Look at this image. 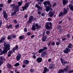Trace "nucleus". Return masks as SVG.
<instances>
[{"label":"nucleus","mask_w":73,"mask_h":73,"mask_svg":"<svg viewBox=\"0 0 73 73\" xmlns=\"http://www.w3.org/2000/svg\"><path fill=\"white\" fill-rule=\"evenodd\" d=\"M7 39L8 40H10L11 39V37L9 36H8L7 37Z\"/></svg>","instance_id":"774afa93"},{"label":"nucleus","mask_w":73,"mask_h":73,"mask_svg":"<svg viewBox=\"0 0 73 73\" xmlns=\"http://www.w3.org/2000/svg\"><path fill=\"white\" fill-rule=\"evenodd\" d=\"M35 27H36V29H40V28H41V25H39L38 24V23H36L35 24Z\"/></svg>","instance_id":"a211bd4d"},{"label":"nucleus","mask_w":73,"mask_h":73,"mask_svg":"<svg viewBox=\"0 0 73 73\" xmlns=\"http://www.w3.org/2000/svg\"><path fill=\"white\" fill-rule=\"evenodd\" d=\"M51 44L52 46H54V45H55V42H52Z\"/></svg>","instance_id":"5fc2aeb1"},{"label":"nucleus","mask_w":73,"mask_h":73,"mask_svg":"<svg viewBox=\"0 0 73 73\" xmlns=\"http://www.w3.org/2000/svg\"><path fill=\"white\" fill-rule=\"evenodd\" d=\"M44 52V50H43V49L41 48L38 51V52L39 53H42V52Z\"/></svg>","instance_id":"72a5a7b5"},{"label":"nucleus","mask_w":73,"mask_h":73,"mask_svg":"<svg viewBox=\"0 0 73 73\" xmlns=\"http://www.w3.org/2000/svg\"><path fill=\"white\" fill-rule=\"evenodd\" d=\"M70 49L69 48L67 47L66 48V49L63 51V52L66 54H68L69 52H70Z\"/></svg>","instance_id":"9d476101"},{"label":"nucleus","mask_w":73,"mask_h":73,"mask_svg":"<svg viewBox=\"0 0 73 73\" xmlns=\"http://www.w3.org/2000/svg\"><path fill=\"white\" fill-rule=\"evenodd\" d=\"M4 7L3 4V3H1L0 4V8H2Z\"/></svg>","instance_id":"a18cd8bd"},{"label":"nucleus","mask_w":73,"mask_h":73,"mask_svg":"<svg viewBox=\"0 0 73 73\" xmlns=\"http://www.w3.org/2000/svg\"><path fill=\"white\" fill-rule=\"evenodd\" d=\"M8 17V15H7V16H5V17H4V19H6V20H8V19L7 18V17Z\"/></svg>","instance_id":"c03bdc74"},{"label":"nucleus","mask_w":73,"mask_h":73,"mask_svg":"<svg viewBox=\"0 0 73 73\" xmlns=\"http://www.w3.org/2000/svg\"><path fill=\"white\" fill-rule=\"evenodd\" d=\"M10 6L12 8H13V9H15L16 7V6H19L17 5L15 6V5L14 3H13V4H11L10 5Z\"/></svg>","instance_id":"5701e85b"},{"label":"nucleus","mask_w":73,"mask_h":73,"mask_svg":"<svg viewBox=\"0 0 73 73\" xmlns=\"http://www.w3.org/2000/svg\"><path fill=\"white\" fill-rule=\"evenodd\" d=\"M54 13L52 11H50L48 13V15L50 17H52L53 16H54Z\"/></svg>","instance_id":"ddd939ff"},{"label":"nucleus","mask_w":73,"mask_h":73,"mask_svg":"<svg viewBox=\"0 0 73 73\" xmlns=\"http://www.w3.org/2000/svg\"><path fill=\"white\" fill-rule=\"evenodd\" d=\"M43 48L42 49L43 50V51H44V50H46L48 49V47L46 46H44L43 47Z\"/></svg>","instance_id":"4c0bfd02"},{"label":"nucleus","mask_w":73,"mask_h":73,"mask_svg":"<svg viewBox=\"0 0 73 73\" xmlns=\"http://www.w3.org/2000/svg\"><path fill=\"white\" fill-rule=\"evenodd\" d=\"M27 36H30L31 35V33L28 32L27 34Z\"/></svg>","instance_id":"13d9d810"},{"label":"nucleus","mask_w":73,"mask_h":73,"mask_svg":"<svg viewBox=\"0 0 73 73\" xmlns=\"http://www.w3.org/2000/svg\"><path fill=\"white\" fill-rule=\"evenodd\" d=\"M6 37L5 36H3L2 38L0 40V43L1 44V43H3L4 42V41L5 40V38Z\"/></svg>","instance_id":"f8f14e48"},{"label":"nucleus","mask_w":73,"mask_h":73,"mask_svg":"<svg viewBox=\"0 0 73 73\" xmlns=\"http://www.w3.org/2000/svg\"><path fill=\"white\" fill-rule=\"evenodd\" d=\"M2 15H3L4 17L5 16H8V14L7 13V12L5 10H4L2 12Z\"/></svg>","instance_id":"4be33fe9"},{"label":"nucleus","mask_w":73,"mask_h":73,"mask_svg":"<svg viewBox=\"0 0 73 73\" xmlns=\"http://www.w3.org/2000/svg\"><path fill=\"white\" fill-rule=\"evenodd\" d=\"M12 25H10L9 26L7 25L6 26V28H8V29H9V28H12Z\"/></svg>","instance_id":"c9c22d12"},{"label":"nucleus","mask_w":73,"mask_h":73,"mask_svg":"<svg viewBox=\"0 0 73 73\" xmlns=\"http://www.w3.org/2000/svg\"><path fill=\"white\" fill-rule=\"evenodd\" d=\"M13 22L15 24H17V21L16 20H14Z\"/></svg>","instance_id":"de8ad7c7"},{"label":"nucleus","mask_w":73,"mask_h":73,"mask_svg":"<svg viewBox=\"0 0 73 73\" xmlns=\"http://www.w3.org/2000/svg\"><path fill=\"white\" fill-rule=\"evenodd\" d=\"M45 28L46 29L50 30L52 28V23L51 22H47L45 24Z\"/></svg>","instance_id":"f03ea898"},{"label":"nucleus","mask_w":73,"mask_h":73,"mask_svg":"<svg viewBox=\"0 0 73 73\" xmlns=\"http://www.w3.org/2000/svg\"><path fill=\"white\" fill-rule=\"evenodd\" d=\"M12 67V66L9 63H8L7 64V68L9 69H11Z\"/></svg>","instance_id":"c756f323"},{"label":"nucleus","mask_w":73,"mask_h":73,"mask_svg":"<svg viewBox=\"0 0 73 73\" xmlns=\"http://www.w3.org/2000/svg\"><path fill=\"white\" fill-rule=\"evenodd\" d=\"M21 54H18L16 58L17 61H19L20 60Z\"/></svg>","instance_id":"2eb2a0df"},{"label":"nucleus","mask_w":73,"mask_h":73,"mask_svg":"<svg viewBox=\"0 0 73 73\" xmlns=\"http://www.w3.org/2000/svg\"><path fill=\"white\" fill-rule=\"evenodd\" d=\"M3 45L4 47H3V50L2 51V49L0 48V55H3V54L7 53L8 52V50H10V45L9 44H7L6 42L4 43Z\"/></svg>","instance_id":"f257e3e1"},{"label":"nucleus","mask_w":73,"mask_h":73,"mask_svg":"<svg viewBox=\"0 0 73 73\" xmlns=\"http://www.w3.org/2000/svg\"><path fill=\"white\" fill-rule=\"evenodd\" d=\"M46 52H44L41 54V56L42 57H44L46 54Z\"/></svg>","instance_id":"393cba45"},{"label":"nucleus","mask_w":73,"mask_h":73,"mask_svg":"<svg viewBox=\"0 0 73 73\" xmlns=\"http://www.w3.org/2000/svg\"><path fill=\"white\" fill-rule=\"evenodd\" d=\"M23 1H21L20 2H18V4L19 6H21L22 4H23Z\"/></svg>","instance_id":"7c9ffc66"},{"label":"nucleus","mask_w":73,"mask_h":73,"mask_svg":"<svg viewBox=\"0 0 73 73\" xmlns=\"http://www.w3.org/2000/svg\"><path fill=\"white\" fill-rule=\"evenodd\" d=\"M12 53H13V52L12 51V50H10L8 52V54H12Z\"/></svg>","instance_id":"58836bf2"},{"label":"nucleus","mask_w":73,"mask_h":73,"mask_svg":"<svg viewBox=\"0 0 73 73\" xmlns=\"http://www.w3.org/2000/svg\"><path fill=\"white\" fill-rule=\"evenodd\" d=\"M29 3H25V6H23L22 7V8L23 9V11H25V10H27V8H28L29 5Z\"/></svg>","instance_id":"423d86ee"},{"label":"nucleus","mask_w":73,"mask_h":73,"mask_svg":"<svg viewBox=\"0 0 73 73\" xmlns=\"http://www.w3.org/2000/svg\"><path fill=\"white\" fill-rule=\"evenodd\" d=\"M24 36H20L19 37V38L20 39V40H23V39H24Z\"/></svg>","instance_id":"f704fd0d"},{"label":"nucleus","mask_w":73,"mask_h":73,"mask_svg":"<svg viewBox=\"0 0 73 73\" xmlns=\"http://www.w3.org/2000/svg\"><path fill=\"white\" fill-rule=\"evenodd\" d=\"M68 19L69 21H70L72 20V18L69 17H68Z\"/></svg>","instance_id":"bf43d9fd"},{"label":"nucleus","mask_w":73,"mask_h":73,"mask_svg":"<svg viewBox=\"0 0 73 73\" xmlns=\"http://www.w3.org/2000/svg\"><path fill=\"white\" fill-rule=\"evenodd\" d=\"M12 2V0H8L7 1V3L8 4H10Z\"/></svg>","instance_id":"49530a36"},{"label":"nucleus","mask_w":73,"mask_h":73,"mask_svg":"<svg viewBox=\"0 0 73 73\" xmlns=\"http://www.w3.org/2000/svg\"><path fill=\"white\" fill-rule=\"evenodd\" d=\"M30 71L31 73H34V72H35V69L33 68H31L30 70Z\"/></svg>","instance_id":"473e14b6"},{"label":"nucleus","mask_w":73,"mask_h":73,"mask_svg":"<svg viewBox=\"0 0 73 73\" xmlns=\"http://www.w3.org/2000/svg\"><path fill=\"white\" fill-rule=\"evenodd\" d=\"M24 32H27V29L26 28H25L24 29Z\"/></svg>","instance_id":"8fccbe9b"},{"label":"nucleus","mask_w":73,"mask_h":73,"mask_svg":"<svg viewBox=\"0 0 73 73\" xmlns=\"http://www.w3.org/2000/svg\"><path fill=\"white\" fill-rule=\"evenodd\" d=\"M61 28V25H60L58 27L57 29H60Z\"/></svg>","instance_id":"09e8293b"},{"label":"nucleus","mask_w":73,"mask_h":73,"mask_svg":"<svg viewBox=\"0 0 73 73\" xmlns=\"http://www.w3.org/2000/svg\"><path fill=\"white\" fill-rule=\"evenodd\" d=\"M66 40V38H64L62 39V41H65V40Z\"/></svg>","instance_id":"4d7b16f0"},{"label":"nucleus","mask_w":73,"mask_h":73,"mask_svg":"<svg viewBox=\"0 0 73 73\" xmlns=\"http://www.w3.org/2000/svg\"><path fill=\"white\" fill-rule=\"evenodd\" d=\"M49 69H54L55 67V65L53 64H50L49 66Z\"/></svg>","instance_id":"dca6fc26"},{"label":"nucleus","mask_w":73,"mask_h":73,"mask_svg":"<svg viewBox=\"0 0 73 73\" xmlns=\"http://www.w3.org/2000/svg\"><path fill=\"white\" fill-rule=\"evenodd\" d=\"M51 44V41H50V42H49L48 44V46H49L50 45V44Z\"/></svg>","instance_id":"6e6d98bb"},{"label":"nucleus","mask_w":73,"mask_h":73,"mask_svg":"<svg viewBox=\"0 0 73 73\" xmlns=\"http://www.w3.org/2000/svg\"><path fill=\"white\" fill-rule=\"evenodd\" d=\"M13 38H16V35L14 34L13 35Z\"/></svg>","instance_id":"3c124183"},{"label":"nucleus","mask_w":73,"mask_h":73,"mask_svg":"<svg viewBox=\"0 0 73 73\" xmlns=\"http://www.w3.org/2000/svg\"><path fill=\"white\" fill-rule=\"evenodd\" d=\"M19 27V24L16 25L15 26V28L16 29L18 28Z\"/></svg>","instance_id":"ea45409f"},{"label":"nucleus","mask_w":73,"mask_h":73,"mask_svg":"<svg viewBox=\"0 0 73 73\" xmlns=\"http://www.w3.org/2000/svg\"><path fill=\"white\" fill-rule=\"evenodd\" d=\"M38 15H41V13L40 11H38Z\"/></svg>","instance_id":"e2e57ef3"},{"label":"nucleus","mask_w":73,"mask_h":73,"mask_svg":"<svg viewBox=\"0 0 73 73\" xmlns=\"http://www.w3.org/2000/svg\"><path fill=\"white\" fill-rule=\"evenodd\" d=\"M5 61V57L3 56H0V66L2 64H4V61Z\"/></svg>","instance_id":"0eeeda50"},{"label":"nucleus","mask_w":73,"mask_h":73,"mask_svg":"<svg viewBox=\"0 0 73 73\" xmlns=\"http://www.w3.org/2000/svg\"><path fill=\"white\" fill-rule=\"evenodd\" d=\"M56 5H57V3H56V2H55L53 5L52 7L54 8L55 6H56Z\"/></svg>","instance_id":"a19ab883"},{"label":"nucleus","mask_w":73,"mask_h":73,"mask_svg":"<svg viewBox=\"0 0 73 73\" xmlns=\"http://www.w3.org/2000/svg\"><path fill=\"white\" fill-rule=\"evenodd\" d=\"M46 33L47 35H49L50 34V32L49 31H46Z\"/></svg>","instance_id":"37998d69"},{"label":"nucleus","mask_w":73,"mask_h":73,"mask_svg":"<svg viewBox=\"0 0 73 73\" xmlns=\"http://www.w3.org/2000/svg\"><path fill=\"white\" fill-rule=\"evenodd\" d=\"M60 44V43H59L58 42H56V45H59V44Z\"/></svg>","instance_id":"69168bd1"},{"label":"nucleus","mask_w":73,"mask_h":73,"mask_svg":"<svg viewBox=\"0 0 73 73\" xmlns=\"http://www.w3.org/2000/svg\"><path fill=\"white\" fill-rule=\"evenodd\" d=\"M46 38H47V36H46V35L44 36L42 39V42H45L46 40Z\"/></svg>","instance_id":"a878e982"},{"label":"nucleus","mask_w":73,"mask_h":73,"mask_svg":"<svg viewBox=\"0 0 73 73\" xmlns=\"http://www.w3.org/2000/svg\"><path fill=\"white\" fill-rule=\"evenodd\" d=\"M68 7H69L70 11L73 12V6L71 3L68 5Z\"/></svg>","instance_id":"aec40b11"},{"label":"nucleus","mask_w":73,"mask_h":73,"mask_svg":"<svg viewBox=\"0 0 73 73\" xmlns=\"http://www.w3.org/2000/svg\"><path fill=\"white\" fill-rule=\"evenodd\" d=\"M19 11V6H17L16 7L15 9L14 12L11 13V15L12 16H15L16 15V13L17 12Z\"/></svg>","instance_id":"20e7f679"},{"label":"nucleus","mask_w":73,"mask_h":73,"mask_svg":"<svg viewBox=\"0 0 73 73\" xmlns=\"http://www.w3.org/2000/svg\"><path fill=\"white\" fill-rule=\"evenodd\" d=\"M3 23V21H2V20H1L0 21V25H2V24Z\"/></svg>","instance_id":"864d4df0"},{"label":"nucleus","mask_w":73,"mask_h":73,"mask_svg":"<svg viewBox=\"0 0 73 73\" xmlns=\"http://www.w3.org/2000/svg\"><path fill=\"white\" fill-rule=\"evenodd\" d=\"M31 29L32 31H35L36 29V25H33L32 27L31 28Z\"/></svg>","instance_id":"cd10ccee"},{"label":"nucleus","mask_w":73,"mask_h":73,"mask_svg":"<svg viewBox=\"0 0 73 73\" xmlns=\"http://www.w3.org/2000/svg\"><path fill=\"white\" fill-rule=\"evenodd\" d=\"M60 60L63 66H64L65 64H69V61L67 62L66 60L65 61L63 58H60Z\"/></svg>","instance_id":"39448f33"},{"label":"nucleus","mask_w":73,"mask_h":73,"mask_svg":"<svg viewBox=\"0 0 73 73\" xmlns=\"http://www.w3.org/2000/svg\"><path fill=\"white\" fill-rule=\"evenodd\" d=\"M43 3L44 5V7H45L46 8V12H48L50 11V6H48L47 5H45V3L43 2Z\"/></svg>","instance_id":"1a4fd4ad"},{"label":"nucleus","mask_w":73,"mask_h":73,"mask_svg":"<svg viewBox=\"0 0 73 73\" xmlns=\"http://www.w3.org/2000/svg\"><path fill=\"white\" fill-rule=\"evenodd\" d=\"M20 65V64L19 63H16L15 65L14 66L15 67H16L17 66H19Z\"/></svg>","instance_id":"e433bc0d"},{"label":"nucleus","mask_w":73,"mask_h":73,"mask_svg":"<svg viewBox=\"0 0 73 73\" xmlns=\"http://www.w3.org/2000/svg\"><path fill=\"white\" fill-rule=\"evenodd\" d=\"M66 68H65L64 69H60L58 71V73H64V72H65L66 73H67V71H68L69 66H66Z\"/></svg>","instance_id":"7ed1b4c3"},{"label":"nucleus","mask_w":73,"mask_h":73,"mask_svg":"<svg viewBox=\"0 0 73 73\" xmlns=\"http://www.w3.org/2000/svg\"><path fill=\"white\" fill-rule=\"evenodd\" d=\"M65 15L62 12H61L59 13V14L58 15V17H61L62 16H64V15Z\"/></svg>","instance_id":"bb28decb"},{"label":"nucleus","mask_w":73,"mask_h":73,"mask_svg":"<svg viewBox=\"0 0 73 73\" xmlns=\"http://www.w3.org/2000/svg\"><path fill=\"white\" fill-rule=\"evenodd\" d=\"M35 7H36L38 9L37 11H41L42 9V7H40L37 4L35 5Z\"/></svg>","instance_id":"9b49d317"},{"label":"nucleus","mask_w":73,"mask_h":73,"mask_svg":"<svg viewBox=\"0 0 73 73\" xmlns=\"http://www.w3.org/2000/svg\"><path fill=\"white\" fill-rule=\"evenodd\" d=\"M68 10L66 9L65 8H64L63 13H64V15H66V14L68 13Z\"/></svg>","instance_id":"b1692460"},{"label":"nucleus","mask_w":73,"mask_h":73,"mask_svg":"<svg viewBox=\"0 0 73 73\" xmlns=\"http://www.w3.org/2000/svg\"><path fill=\"white\" fill-rule=\"evenodd\" d=\"M59 32L61 33H62V32H63V31H62V30H59Z\"/></svg>","instance_id":"0e129e2a"},{"label":"nucleus","mask_w":73,"mask_h":73,"mask_svg":"<svg viewBox=\"0 0 73 73\" xmlns=\"http://www.w3.org/2000/svg\"><path fill=\"white\" fill-rule=\"evenodd\" d=\"M48 20L49 21H50L52 20V19L51 18H48Z\"/></svg>","instance_id":"603ef678"},{"label":"nucleus","mask_w":73,"mask_h":73,"mask_svg":"<svg viewBox=\"0 0 73 73\" xmlns=\"http://www.w3.org/2000/svg\"><path fill=\"white\" fill-rule=\"evenodd\" d=\"M57 40H58V42H61V40L60 39V38H58L57 39Z\"/></svg>","instance_id":"052dcab7"},{"label":"nucleus","mask_w":73,"mask_h":73,"mask_svg":"<svg viewBox=\"0 0 73 73\" xmlns=\"http://www.w3.org/2000/svg\"><path fill=\"white\" fill-rule=\"evenodd\" d=\"M12 51L14 53H15V50H19V47L17 45H16L15 46V47H14L13 48Z\"/></svg>","instance_id":"f3484780"},{"label":"nucleus","mask_w":73,"mask_h":73,"mask_svg":"<svg viewBox=\"0 0 73 73\" xmlns=\"http://www.w3.org/2000/svg\"><path fill=\"white\" fill-rule=\"evenodd\" d=\"M42 60V58L38 57L36 59V61L38 62V63H40Z\"/></svg>","instance_id":"6ab92c4d"},{"label":"nucleus","mask_w":73,"mask_h":73,"mask_svg":"<svg viewBox=\"0 0 73 73\" xmlns=\"http://www.w3.org/2000/svg\"><path fill=\"white\" fill-rule=\"evenodd\" d=\"M44 3L45 5H48V6H50V7H52V5L50 4V1H45L43 2Z\"/></svg>","instance_id":"4468645a"},{"label":"nucleus","mask_w":73,"mask_h":73,"mask_svg":"<svg viewBox=\"0 0 73 73\" xmlns=\"http://www.w3.org/2000/svg\"><path fill=\"white\" fill-rule=\"evenodd\" d=\"M38 4H39V5H41V2H40V1H39V2L38 3Z\"/></svg>","instance_id":"680f3d73"},{"label":"nucleus","mask_w":73,"mask_h":73,"mask_svg":"<svg viewBox=\"0 0 73 73\" xmlns=\"http://www.w3.org/2000/svg\"><path fill=\"white\" fill-rule=\"evenodd\" d=\"M23 64H24L27 65L29 64V61L28 60H25L23 61Z\"/></svg>","instance_id":"c85d7f7f"},{"label":"nucleus","mask_w":73,"mask_h":73,"mask_svg":"<svg viewBox=\"0 0 73 73\" xmlns=\"http://www.w3.org/2000/svg\"><path fill=\"white\" fill-rule=\"evenodd\" d=\"M69 73H72V72H73V70H70L69 71Z\"/></svg>","instance_id":"338daca9"},{"label":"nucleus","mask_w":73,"mask_h":73,"mask_svg":"<svg viewBox=\"0 0 73 73\" xmlns=\"http://www.w3.org/2000/svg\"><path fill=\"white\" fill-rule=\"evenodd\" d=\"M66 36L68 37V38H70V36H71V35H70V34H68Z\"/></svg>","instance_id":"79ce46f5"},{"label":"nucleus","mask_w":73,"mask_h":73,"mask_svg":"<svg viewBox=\"0 0 73 73\" xmlns=\"http://www.w3.org/2000/svg\"><path fill=\"white\" fill-rule=\"evenodd\" d=\"M72 43H69L68 45V46H67V47L68 48H70L71 49L72 48Z\"/></svg>","instance_id":"2f4dec72"},{"label":"nucleus","mask_w":73,"mask_h":73,"mask_svg":"<svg viewBox=\"0 0 73 73\" xmlns=\"http://www.w3.org/2000/svg\"><path fill=\"white\" fill-rule=\"evenodd\" d=\"M34 18H33V16H31L29 19V20L27 21V23L28 24H31L32 21H34Z\"/></svg>","instance_id":"6e6552de"},{"label":"nucleus","mask_w":73,"mask_h":73,"mask_svg":"<svg viewBox=\"0 0 73 73\" xmlns=\"http://www.w3.org/2000/svg\"><path fill=\"white\" fill-rule=\"evenodd\" d=\"M68 3V0H62V4L63 5H66L67 3Z\"/></svg>","instance_id":"412c9836"}]
</instances>
